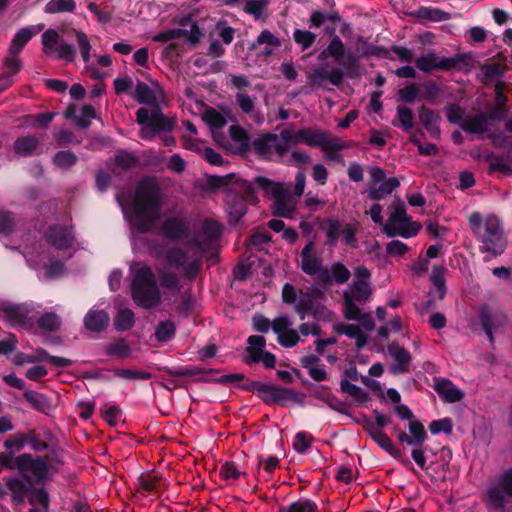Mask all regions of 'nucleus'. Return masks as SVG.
I'll list each match as a JSON object with an SVG mask.
<instances>
[{
  "instance_id": "nucleus-1",
  "label": "nucleus",
  "mask_w": 512,
  "mask_h": 512,
  "mask_svg": "<svg viewBox=\"0 0 512 512\" xmlns=\"http://www.w3.org/2000/svg\"><path fill=\"white\" fill-rule=\"evenodd\" d=\"M121 205L132 231H150L160 218L161 212V195L157 182L151 178L143 179L137 186L131 207L127 209Z\"/></svg>"
},
{
  "instance_id": "nucleus-2",
  "label": "nucleus",
  "mask_w": 512,
  "mask_h": 512,
  "mask_svg": "<svg viewBox=\"0 0 512 512\" xmlns=\"http://www.w3.org/2000/svg\"><path fill=\"white\" fill-rule=\"evenodd\" d=\"M151 85L144 82H138L135 88L134 98L143 104L153 107L151 111L146 108H140L136 112L137 123L141 125L140 136L144 140H151L160 131H170L173 129V119L163 115L158 109V105L164 99V92L156 81H150Z\"/></svg>"
},
{
  "instance_id": "nucleus-3",
  "label": "nucleus",
  "mask_w": 512,
  "mask_h": 512,
  "mask_svg": "<svg viewBox=\"0 0 512 512\" xmlns=\"http://www.w3.org/2000/svg\"><path fill=\"white\" fill-rule=\"evenodd\" d=\"M306 184V175L298 171L295 176L293 195L283 183L273 182L264 177L255 178L253 184L246 188L247 195L252 196L254 189H262L266 195L273 198V212L276 216L292 218L296 213L299 198L303 195Z\"/></svg>"
},
{
  "instance_id": "nucleus-4",
  "label": "nucleus",
  "mask_w": 512,
  "mask_h": 512,
  "mask_svg": "<svg viewBox=\"0 0 512 512\" xmlns=\"http://www.w3.org/2000/svg\"><path fill=\"white\" fill-rule=\"evenodd\" d=\"M469 225L475 237L481 241L482 250L494 256L504 251L506 239L496 216L489 215L483 220L479 212H473L469 216Z\"/></svg>"
},
{
  "instance_id": "nucleus-5",
  "label": "nucleus",
  "mask_w": 512,
  "mask_h": 512,
  "mask_svg": "<svg viewBox=\"0 0 512 512\" xmlns=\"http://www.w3.org/2000/svg\"><path fill=\"white\" fill-rule=\"evenodd\" d=\"M282 138L285 140L288 152L292 146L301 143L310 147H319L328 154L336 153L349 147L347 142L318 129H285L282 130Z\"/></svg>"
},
{
  "instance_id": "nucleus-6",
  "label": "nucleus",
  "mask_w": 512,
  "mask_h": 512,
  "mask_svg": "<svg viewBox=\"0 0 512 512\" xmlns=\"http://www.w3.org/2000/svg\"><path fill=\"white\" fill-rule=\"evenodd\" d=\"M131 294L134 302L144 309L153 308L160 303L161 293L150 267L141 265L133 270Z\"/></svg>"
},
{
  "instance_id": "nucleus-7",
  "label": "nucleus",
  "mask_w": 512,
  "mask_h": 512,
  "mask_svg": "<svg viewBox=\"0 0 512 512\" xmlns=\"http://www.w3.org/2000/svg\"><path fill=\"white\" fill-rule=\"evenodd\" d=\"M205 244L200 240L187 242L183 247L167 250L165 259L170 267L181 269L187 277H193L201 266Z\"/></svg>"
},
{
  "instance_id": "nucleus-8",
  "label": "nucleus",
  "mask_w": 512,
  "mask_h": 512,
  "mask_svg": "<svg viewBox=\"0 0 512 512\" xmlns=\"http://www.w3.org/2000/svg\"><path fill=\"white\" fill-rule=\"evenodd\" d=\"M388 211V220L382 227V232L388 237L401 236L403 238H411L418 233L420 226L409 220L405 205L401 200H394L389 205Z\"/></svg>"
},
{
  "instance_id": "nucleus-9",
  "label": "nucleus",
  "mask_w": 512,
  "mask_h": 512,
  "mask_svg": "<svg viewBox=\"0 0 512 512\" xmlns=\"http://www.w3.org/2000/svg\"><path fill=\"white\" fill-rule=\"evenodd\" d=\"M254 329L259 332H268L270 327L277 334L278 342L284 347H293L300 341V335L297 330L292 329V323L287 317H277L270 321L262 315L253 317Z\"/></svg>"
},
{
  "instance_id": "nucleus-10",
  "label": "nucleus",
  "mask_w": 512,
  "mask_h": 512,
  "mask_svg": "<svg viewBox=\"0 0 512 512\" xmlns=\"http://www.w3.org/2000/svg\"><path fill=\"white\" fill-rule=\"evenodd\" d=\"M21 253L30 267L38 268L42 264L44 276L47 278H56L64 273L63 263L51 259L50 253L42 251L40 245L36 243L25 244Z\"/></svg>"
},
{
  "instance_id": "nucleus-11",
  "label": "nucleus",
  "mask_w": 512,
  "mask_h": 512,
  "mask_svg": "<svg viewBox=\"0 0 512 512\" xmlns=\"http://www.w3.org/2000/svg\"><path fill=\"white\" fill-rule=\"evenodd\" d=\"M299 265L304 273L312 276L316 281L324 284L331 282L329 270L322 266V260L316 254L313 242L307 243L302 249Z\"/></svg>"
},
{
  "instance_id": "nucleus-12",
  "label": "nucleus",
  "mask_w": 512,
  "mask_h": 512,
  "mask_svg": "<svg viewBox=\"0 0 512 512\" xmlns=\"http://www.w3.org/2000/svg\"><path fill=\"white\" fill-rule=\"evenodd\" d=\"M42 48L46 55L59 60L73 62L76 57L74 46L61 40L58 32L54 29H48L43 33Z\"/></svg>"
},
{
  "instance_id": "nucleus-13",
  "label": "nucleus",
  "mask_w": 512,
  "mask_h": 512,
  "mask_svg": "<svg viewBox=\"0 0 512 512\" xmlns=\"http://www.w3.org/2000/svg\"><path fill=\"white\" fill-rule=\"evenodd\" d=\"M294 308L301 320L305 319L307 314H311L316 321L327 322L332 320V312L320 304L316 297L308 291L298 293Z\"/></svg>"
},
{
  "instance_id": "nucleus-14",
  "label": "nucleus",
  "mask_w": 512,
  "mask_h": 512,
  "mask_svg": "<svg viewBox=\"0 0 512 512\" xmlns=\"http://www.w3.org/2000/svg\"><path fill=\"white\" fill-rule=\"evenodd\" d=\"M253 148L260 157L268 160L283 158L288 153L282 131L279 134H266L255 139Z\"/></svg>"
},
{
  "instance_id": "nucleus-15",
  "label": "nucleus",
  "mask_w": 512,
  "mask_h": 512,
  "mask_svg": "<svg viewBox=\"0 0 512 512\" xmlns=\"http://www.w3.org/2000/svg\"><path fill=\"white\" fill-rule=\"evenodd\" d=\"M244 389L255 391L266 403H278L284 405L287 401L294 400L293 390L281 388L268 383L251 382L241 385Z\"/></svg>"
},
{
  "instance_id": "nucleus-16",
  "label": "nucleus",
  "mask_w": 512,
  "mask_h": 512,
  "mask_svg": "<svg viewBox=\"0 0 512 512\" xmlns=\"http://www.w3.org/2000/svg\"><path fill=\"white\" fill-rule=\"evenodd\" d=\"M371 294L368 281L357 280L349 290L343 293L344 315L346 318H355L359 315V307L355 302H365Z\"/></svg>"
},
{
  "instance_id": "nucleus-17",
  "label": "nucleus",
  "mask_w": 512,
  "mask_h": 512,
  "mask_svg": "<svg viewBox=\"0 0 512 512\" xmlns=\"http://www.w3.org/2000/svg\"><path fill=\"white\" fill-rule=\"evenodd\" d=\"M366 54L367 52L353 55L350 52H346L344 43L339 36L335 35L332 37L327 48L319 54L318 59L322 61L332 57L339 65L350 69L355 67L358 59Z\"/></svg>"
},
{
  "instance_id": "nucleus-18",
  "label": "nucleus",
  "mask_w": 512,
  "mask_h": 512,
  "mask_svg": "<svg viewBox=\"0 0 512 512\" xmlns=\"http://www.w3.org/2000/svg\"><path fill=\"white\" fill-rule=\"evenodd\" d=\"M462 58L460 55L454 57H440L434 52H429L415 60L417 68L425 73L432 70H451L455 68Z\"/></svg>"
},
{
  "instance_id": "nucleus-19",
  "label": "nucleus",
  "mask_w": 512,
  "mask_h": 512,
  "mask_svg": "<svg viewBox=\"0 0 512 512\" xmlns=\"http://www.w3.org/2000/svg\"><path fill=\"white\" fill-rule=\"evenodd\" d=\"M488 503L491 507H502L512 497V469L503 473L498 483L491 486L487 492Z\"/></svg>"
},
{
  "instance_id": "nucleus-20",
  "label": "nucleus",
  "mask_w": 512,
  "mask_h": 512,
  "mask_svg": "<svg viewBox=\"0 0 512 512\" xmlns=\"http://www.w3.org/2000/svg\"><path fill=\"white\" fill-rule=\"evenodd\" d=\"M46 241L57 251H63L64 258L71 256L68 252L73 247L74 237L66 226L53 225L45 233Z\"/></svg>"
},
{
  "instance_id": "nucleus-21",
  "label": "nucleus",
  "mask_w": 512,
  "mask_h": 512,
  "mask_svg": "<svg viewBox=\"0 0 512 512\" xmlns=\"http://www.w3.org/2000/svg\"><path fill=\"white\" fill-rule=\"evenodd\" d=\"M248 357L246 358L247 363L251 362H262L265 367L273 368L276 362L275 356L264 350L266 341L263 336L252 335L248 338Z\"/></svg>"
},
{
  "instance_id": "nucleus-22",
  "label": "nucleus",
  "mask_w": 512,
  "mask_h": 512,
  "mask_svg": "<svg viewBox=\"0 0 512 512\" xmlns=\"http://www.w3.org/2000/svg\"><path fill=\"white\" fill-rule=\"evenodd\" d=\"M479 319L490 342H493V330L503 327L507 323V316L500 310H492L483 306L479 310Z\"/></svg>"
},
{
  "instance_id": "nucleus-23",
  "label": "nucleus",
  "mask_w": 512,
  "mask_h": 512,
  "mask_svg": "<svg viewBox=\"0 0 512 512\" xmlns=\"http://www.w3.org/2000/svg\"><path fill=\"white\" fill-rule=\"evenodd\" d=\"M387 353L392 357L393 362L390 366L391 373L403 374L408 372L411 363V354L399 344L393 342L387 346Z\"/></svg>"
},
{
  "instance_id": "nucleus-24",
  "label": "nucleus",
  "mask_w": 512,
  "mask_h": 512,
  "mask_svg": "<svg viewBox=\"0 0 512 512\" xmlns=\"http://www.w3.org/2000/svg\"><path fill=\"white\" fill-rule=\"evenodd\" d=\"M43 24L31 25L20 29L14 36L9 51L13 54H20L29 40L43 30Z\"/></svg>"
},
{
  "instance_id": "nucleus-25",
  "label": "nucleus",
  "mask_w": 512,
  "mask_h": 512,
  "mask_svg": "<svg viewBox=\"0 0 512 512\" xmlns=\"http://www.w3.org/2000/svg\"><path fill=\"white\" fill-rule=\"evenodd\" d=\"M264 45L265 48L262 51V55L268 57L272 55L275 49L281 46V40L273 34L271 31L265 29L263 30L257 39L251 44V49L255 50L260 46Z\"/></svg>"
},
{
  "instance_id": "nucleus-26",
  "label": "nucleus",
  "mask_w": 512,
  "mask_h": 512,
  "mask_svg": "<svg viewBox=\"0 0 512 512\" xmlns=\"http://www.w3.org/2000/svg\"><path fill=\"white\" fill-rule=\"evenodd\" d=\"M2 311L11 326L24 325L28 320V308L25 305L6 304Z\"/></svg>"
},
{
  "instance_id": "nucleus-27",
  "label": "nucleus",
  "mask_w": 512,
  "mask_h": 512,
  "mask_svg": "<svg viewBox=\"0 0 512 512\" xmlns=\"http://www.w3.org/2000/svg\"><path fill=\"white\" fill-rule=\"evenodd\" d=\"M399 185L400 181L397 177L386 178L378 186H368V197L371 200L379 201L391 194Z\"/></svg>"
},
{
  "instance_id": "nucleus-28",
  "label": "nucleus",
  "mask_w": 512,
  "mask_h": 512,
  "mask_svg": "<svg viewBox=\"0 0 512 512\" xmlns=\"http://www.w3.org/2000/svg\"><path fill=\"white\" fill-rule=\"evenodd\" d=\"M109 324V316L104 310L91 309L84 317L86 329L93 332L104 330Z\"/></svg>"
},
{
  "instance_id": "nucleus-29",
  "label": "nucleus",
  "mask_w": 512,
  "mask_h": 512,
  "mask_svg": "<svg viewBox=\"0 0 512 512\" xmlns=\"http://www.w3.org/2000/svg\"><path fill=\"white\" fill-rule=\"evenodd\" d=\"M221 234V226L218 222L213 220H205L201 227L200 234L192 241L200 240L205 244V251L210 247V244L217 240Z\"/></svg>"
},
{
  "instance_id": "nucleus-30",
  "label": "nucleus",
  "mask_w": 512,
  "mask_h": 512,
  "mask_svg": "<svg viewBox=\"0 0 512 512\" xmlns=\"http://www.w3.org/2000/svg\"><path fill=\"white\" fill-rule=\"evenodd\" d=\"M435 390L444 401L454 403L460 401L464 394L449 380H440L435 385Z\"/></svg>"
},
{
  "instance_id": "nucleus-31",
  "label": "nucleus",
  "mask_w": 512,
  "mask_h": 512,
  "mask_svg": "<svg viewBox=\"0 0 512 512\" xmlns=\"http://www.w3.org/2000/svg\"><path fill=\"white\" fill-rule=\"evenodd\" d=\"M419 120L421 124L425 127L427 131L431 133L433 136H439L440 128L439 121L440 116L435 113L433 110L422 106L418 110Z\"/></svg>"
},
{
  "instance_id": "nucleus-32",
  "label": "nucleus",
  "mask_w": 512,
  "mask_h": 512,
  "mask_svg": "<svg viewBox=\"0 0 512 512\" xmlns=\"http://www.w3.org/2000/svg\"><path fill=\"white\" fill-rule=\"evenodd\" d=\"M462 129L469 133H484L489 130L485 113L467 116L462 123Z\"/></svg>"
},
{
  "instance_id": "nucleus-33",
  "label": "nucleus",
  "mask_w": 512,
  "mask_h": 512,
  "mask_svg": "<svg viewBox=\"0 0 512 512\" xmlns=\"http://www.w3.org/2000/svg\"><path fill=\"white\" fill-rule=\"evenodd\" d=\"M161 231L167 238L176 240L185 235L186 225L178 218H169L162 224Z\"/></svg>"
},
{
  "instance_id": "nucleus-34",
  "label": "nucleus",
  "mask_w": 512,
  "mask_h": 512,
  "mask_svg": "<svg viewBox=\"0 0 512 512\" xmlns=\"http://www.w3.org/2000/svg\"><path fill=\"white\" fill-rule=\"evenodd\" d=\"M444 271L443 266L434 265L430 275V280L434 286V290L431 294L440 300L443 299L446 294Z\"/></svg>"
},
{
  "instance_id": "nucleus-35",
  "label": "nucleus",
  "mask_w": 512,
  "mask_h": 512,
  "mask_svg": "<svg viewBox=\"0 0 512 512\" xmlns=\"http://www.w3.org/2000/svg\"><path fill=\"white\" fill-rule=\"evenodd\" d=\"M365 429L369 436L385 451L392 453L394 449L393 442L391 439L379 428H376V426L372 422H366L365 423Z\"/></svg>"
},
{
  "instance_id": "nucleus-36",
  "label": "nucleus",
  "mask_w": 512,
  "mask_h": 512,
  "mask_svg": "<svg viewBox=\"0 0 512 512\" xmlns=\"http://www.w3.org/2000/svg\"><path fill=\"white\" fill-rule=\"evenodd\" d=\"M335 331L339 334H345L350 338L356 340V345L361 348L366 342L367 338L361 328L354 324L338 323L335 325Z\"/></svg>"
},
{
  "instance_id": "nucleus-37",
  "label": "nucleus",
  "mask_w": 512,
  "mask_h": 512,
  "mask_svg": "<svg viewBox=\"0 0 512 512\" xmlns=\"http://www.w3.org/2000/svg\"><path fill=\"white\" fill-rule=\"evenodd\" d=\"M395 127H401L405 132H411L414 126L413 112L406 106L397 108L396 118L392 121Z\"/></svg>"
},
{
  "instance_id": "nucleus-38",
  "label": "nucleus",
  "mask_w": 512,
  "mask_h": 512,
  "mask_svg": "<svg viewBox=\"0 0 512 512\" xmlns=\"http://www.w3.org/2000/svg\"><path fill=\"white\" fill-rule=\"evenodd\" d=\"M39 139L35 136L28 135L18 138L14 143L15 153L20 156L31 155L38 147Z\"/></svg>"
},
{
  "instance_id": "nucleus-39",
  "label": "nucleus",
  "mask_w": 512,
  "mask_h": 512,
  "mask_svg": "<svg viewBox=\"0 0 512 512\" xmlns=\"http://www.w3.org/2000/svg\"><path fill=\"white\" fill-rule=\"evenodd\" d=\"M343 227L344 225L335 218H329L321 223V229L325 232L328 243L331 245L336 244L341 236Z\"/></svg>"
},
{
  "instance_id": "nucleus-40",
  "label": "nucleus",
  "mask_w": 512,
  "mask_h": 512,
  "mask_svg": "<svg viewBox=\"0 0 512 512\" xmlns=\"http://www.w3.org/2000/svg\"><path fill=\"white\" fill-rule=\"evenodd\" d=\"M229 134L235 143L236 149L240 153H245L249 148L250 139L247 132L240 126L232 125L229 128Z\"/></svg>"
},
{
  "instance_id": "nucleus-41",
  "label": "nucleus",
  "mask_w": 512,
  "mask_h": 512,
  "mask_svg": "<svg viewBox=\"0 0 512 512\" xmlns=\"http://www.w3.org/2000/svg\"><path fill=\"white\" fill-rule=\"evenodd\" d=\"M280 512H317V505L310 499L300 498L281 506Z\"/></svg>"
},
{
  "instance_id": "nucleus-42",
  "label": "nucleus",
  "mask_w": 512,
  "mask_h": 512,
  "mask_svg": "<svg viewBox=\"0 0 512 512\" xmlns=\"http://www.w3.org/2000/svg\"><path fill=\"white\" fill-rule=\"evenodd\" d=\"M19 463L23 469L26 466H29L33 471L34 478L37 480L41 479L45 475L46 466L40 459L34 460L29 455H22L19 458Z\"/></svg>"
},
{
  "instance_id": "nucleus-43",
  "label": "nucleus",
  "mask_w": 512,
  "mask_h": 512,
  "mask_svg": "<svg viewBox=\"0 0 512 512\" xmlns=\"http://www.w3.org/2000/svg\"><path fill=\"white\" fill-rule=\"evenodd\" d=\"M74 117L75 122L78 126L82 128H87L91 120L96 117L95 110L90 105H85L82 107L78 115H73L71 111L66 112V118Z\"/></svg>"
},
{
  "instance_id": "nucleus-44",
  "label": "nucleus",
  "mask_w": 512,
  "mask_h": 512,
  "mask_svg": "<svg viewBox=\"0 0 512 512\" xmlns=\"http://www.w3.org/2000/svg\"><path fill=\"white\" fill-rule=\"evenodd\" d=\"M134 320V313L132 310L128 308L121 309L114 320L115 329L118 331L129 330L134 325Z\"/></svg>"
},
{
  "instance_id": "nucleus-45",
  "label": "nucleus",
  "mask_w": 512,
  "mask_h": 512,
  "mask_svg": "<svg viewBox=\"0 0 512 512\" xmlns=\"http://www.w3.org/2000/svg\"><path fill=\"white\" fill-rule=\"evenodd\" d=\"M71 32L75 35V40L83 61L88 63L91 58L90 51L92 47L87 34L83 31H78L75 29H72Z\"/></svg>"
},
{
  "instance_id": "nucleus-46",
  "label": "nucleus",
  "mask_w": 512,
  "mask_h": 512,
  "mask_svg": "<svg viewBox=\"0 0 512 512\" xmlns=\"http://www.w3.org/2000/svg\"><path fill=\"white\" fill-rule=\"evenodd\" d=\"M415 15L418 18L430 20L434 22H439L443 20H447L449 18V14L437 9V8H431V7H420L415 12Z\"/></svg>"
},
{
  "instance_id": "nucleus-47",
  "label": "nucleus",
  "mask_w": 512,
  "mask_h": 512,
  "mask_svg": "<svg viewBox=\"0 0 512 512\" xmlns=\"http://www.w3.org/2000/svg\"><path fill=\"white\" fill-rule=\"evenodd\" d=\"M328 270L331 276V281L333 280L338 284L346 283L351 276L349 269L340 262L333 263Z\"/></svg>"
},
{
  "instance_id": "nucleus-48",
  "label": "nucleus",
  "mask_w": 512,
  "mask_h": 512,
  "mask_svg": "<svg viewBox=\"0 0 512 512\" xmlns=\"http://www.w3.org/2000/svg\"><path fill=\"white\" fill-rule=\"evenodd\" d=\"M24 398L31 404L33 408L41 412L49 408L48 399L41 393L35 391H26Z\"/></svg>"
},
{
  "instance_id": "nucleus-49",
  "label": "nucleus",
  "mask_w": 512,
  "mask_h": 512,
  "mask_svg": "<svg viewBox=\"0 0 512 512\" xmlns=\"http://www.w3.org/2000/svg\"><path fill=\"white\" fill-rule=\"evenodd\" d=\"M293 39L302 50H306L314 44L316 35L308 30L296 29L293 33Z\"/></svg>"
},
{
  "instance_id": "nucleus-50",
  "label": "nucleus",
  "mask_w": 512,
  "mask_h": 512,
  "mask_svg": "<svg viewBox=\"0 0 512 512\" xmlns=\"http://www.w3.org/2000/svg\"><path fill=\"white\" fill-rule=\"evenodd\" d=\"M75 8L74 0H50L46 6L45 11L47 13H59L73 11Z\"/></svg>"
},
{
  "instance_id": "nucleus-51",
  "label": "nucleus",
  "mask_w": 512,
  "mask_h": 512,
  "mask_svg": "<svg viewBox=\"0 0 512 512\" xmlns=\"http://www.w3.org/2000/svg\"><path fill=\"white\" fill-rule=\"evenodd\" d=\"M421 93L420 100L433 103L438 97L440 88L436 82L429 81L420 85Z\"/></svg>"
},
{
  "instance_id": "nucleus-52",
  "label": "nucleus",
  "mask_w": 512,
  "mask_h": 512,
  "mask_svg": "<svg viewBox=\"0 0 512 512\" xmlns=\"http://www.w3.org/2000/svg\"><path fill=\"white\" fill-rule=\"evenodd\" d=\"M504 69L499 63L484 64L480 68V77L483 81H489L502 75Z\"/></svg>"
},
{
  "instance_id": "nucleus-53",
  "label": "nucleus",
  "mask_w": 512,
  "mask_h": 512,
  "mask_svg": "<svg viewBox=\"0 0 512 512\" xmlns=\"http://www.w3.org/2000/svg\"><path fill=\"white\" fill-rule=\"evenodd\" d=\"M267 0H247L244 6V11L252 15L255 19H260L267 8Z\"/></svg>"
},
{
  "instance_id": "nucleus-54",
  "label": "nucleus",
  "mask_w": 512,
  "mask_h": 512,
  "mask_svg": "<svg viewBox=\"0 0 512 512\" xmlns=\"http://www.w3.org/2000/svg\"><path fill=\"white\" fill-rule=\"evenodd\" d=\"M38 325L41 329L46 331H55L59 329L61 325L60 318L53 312L43 314L38 319Z\"/></svg>"
},
{
  "instance_id": "nucleus-55",
  "label": "nucleus",
  "mask_w": 512,
  "mask_h": 512,
  "mask_svg": "<svg viewBox=\"0 0 512 512\" xmlns=\"http://www.w3.org/2000/svg\"><path fill=\"white\" fill-rule=\"evenodd\" d=\"M421 88L420 85L412 83L400 89L398 94L402 101L406 103H413L420 100Z\"/></svg>"
},
{
  "instance_id": "nucleus-56",
  "label": "nucleus",
  "mask_w": 512,
  "mask_h": 512,
  "mask_svg": "<svg viewBox=\"0 0 512 512\" xmlns=\"http://www.w3.org/2000/svg\"><path fill=\"white\" fill-rule=\"evenodd\" d=\"M175 334V325L173 322L167 320L159 323L155 329V336L157 340L165 342L170 340Z\"/></svg>"
},
{
  "instance_id": "nucleus-57",
  "label": "nucleus",
  "mask_w": 512,
  "mask_h": 512,
  "mask_svg": "<svg viewBox=\"0 0 512 512\" xmlns=\"http://www.w3.org/2000/svg\"><path fill=\"white\" fill-rule=\"evenodd\" d=\"M409 432L411 434L413 443L415 445H421L427 438L424 426L418 420H411L408 425Z\"/></svg>"
},
{
  "instance_id": "nucleus-58",
  "label": "nucleus",
  "mask_w": 512,
  "mask_h": 512,
  "mask_svg": "<svg viewBox=\"0 0 512 512\" xmlns=\"http://www.w3.org/2000/svg\"><path fill=\"white\" fill-rule=\"evenodd\" d=\"M203 120L214 129L223 127L226 124L225 117L214 109H207L203 114Z\"/></svg>"
},
{
  "instance_id": "nucleus-59",
  "label": "nucleus",
  "mask_w": 512,
  "mask_h": 512,
  "mask_svg": "<svg viewBox=\"0 0 512 512\" xmlns=\"http://www.w3.org/2000/svg\"><path fill=\"white\" fill-rule=\"evenodd\" d=\"M76 156L71 151H59L53 158L54 164L61 168L67 169L76 163Z\"/></svg>"
},
{
  "instance_id": "nucleus-60",
  "label": "nucleus",
  "mask_w": 512,
  "mask_h": 512,
  "mask_svg": "<svg viewBox=\"0 0 512 512\" xmlns=\"http://www.w3.org/2000/svg\"><path fill=\"white\" fill-rule=\"evenodd\" d=\"M158 274H159L161 286L163 288H167V289H171V290L178 289L179 279L175 273L168 271L166 269H163V270H159Z\"/></svg>"
},
{
  "instance_id": "nucleus-61",
  "label": "nucleus",
  "mask_w": 512,
  "mask_h": 512,
  "mask_svg": "<svg viewBox=\"0 0 512 512\" xmlns=\"http://www.w3.org/2000/svg\"><path fill=\"white\" fill-rule=\"evenodd\" d=\"M106 352L112 356L126 358L130 354V348L124 340H118L109 344Z\"/></svg>"
},
{
  "instance_id": "nucleus-62",
  "label": "nucleus",
  "mask_w": 512,
  "mask_h": 512,
  "mask_svg": "<svg viewBox=\"0 0 512 512\" xmlns=\"http://www.w3.org/2000/svg\"><path fill=\"white\" fill-rule=\"evenodd\" d=\"M18 55L19 54H13L8 50V55L4 60L5 72H8L11 77L17 74L22 68V63L18 58Z\"/></svg>"
},
{
  "instance_id": "nucleus-63",
  "label": "nucleus",
  "mask_w": 512,
  "mask_h": 512,
  "mask_svg": "<svg viewBox=\"0 0 512 512\" xmlns=\"http://www.w3.org/2000/svg\"><path fill=\"white\" fill-rule=\"evenodd\" d=\"M447 119L453 124H459L462 128L463 120L466 119L465 111L458 105H450L446 109Z\"/></svg>"
},
{
  "instance_id": "nucleus-64",
  "label": "nucleus",
  "mask_w": 512,
  "mask_h": 512,
  "mask_svg": "<svg viewBox=\"0 0 512 512\" xmlns=\"http://www.w3.org/2000/svg\"><path fill=\"white\" fill-rule=\"evenodd\" d=\"M101 411L104 419L110 426L117 425L122 415L121 409L116 405L105 406Z\"/></svg>"
}]
</instances>
